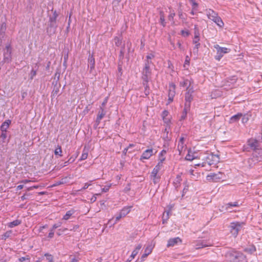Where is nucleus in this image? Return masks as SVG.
Segmentation results:
<instances>
[{
	"instance_id": "obj_1",
	"label": "nucleus",
	"mask_w": 262,
	"mask_h": 262,
	"mask_svg": "<svg viewBox=\"0 0 262 262\" xmlns=\"http://www.w3.org/2000/svg\"><path fill=\"white\" fill-rule=\"evenodd\" d=\"M225 256L228 262H247V257L244 253L232 249L228 251Z\"/></svg>"
},
{
	"instance_id": "obj_2",
	"label": "nucleus",
	"mask_w": 262,
	"mask_h": 262,
	"mask_svg": "<svg viewBox=\"0 0 262 262\" xmlns=\"http://www.w3.org/2000/svg\"><path fill=\"white\" fill-rule=\"evenodd\" d=\"M261 161H262V151H256L253 152L250 157L244 161V164L245 167L251 169Z\"/></svg>"
},
{
	"instance_id": "obj_3",
	"label": "nucleus",
	"mask_w": 262,
	"mask_h": 262,
	"mask_svg": "<svg viewBox=\"0 0 262 262\" xmlns=\"http://www.w3.org/2000/svg\"><path fill=\"white\" fill-rule=\"evenodd\" d=\"M243 150L246 151L253 150V152L262 151V141L254 138L249 139L243 146Z\"/></svg>"
},
{
	"instance_id": "obj_4",
	"label": "nucleus",
	"mask_w": 262,
	"mask_h": 262,
	"mask_svg": "<svg viewBox=\"0 0 262 262\" xmlns=\"http://www.w3.org/2000/svg\"><path fill=\"white\" fill-rule=\"evenodd\" d=\"M208 18L215 23L217 26L223 28L224 26V23L221 18L218 15L217 13L211 9L205 10Z\"/></svg>"
},
{
	"instance_id": "obj_5",
	"label": "nucleus",
	"mask_w": 262,
	"mask_h": 262,
	"mask_svg": "<svg viewBox=\"0 0 262 262\" xmlns=\"http://www.w3.org/2000/svg\"><path fill=\"white\" fill-rule=\"evenodd\" d=\"M245 224L244 222H234L231 223L230 228L232 234L234 236H236Z\"/></svg>"
},
{
	"instance_id": "obj_6",
	"label": "nucleus",
	"mask_w": 262,
	"mask_h": 262,
	"mask_svg": "<svg viewBox=\"0 0 262 262\" xmlns=\"http://www.w3.org/2000/svg\"><path fill=\"white\" fill-rule=\"evenodd\" d=\"M224 174L221 172L217 173H210L207 176L206 179L210 182H217L223 179Z\"/></svg>"
},
{
	"instance_id": "obj_7",
	"label": "nucleus",
	"mask_w": 262,
	"mask_h": 262,
	"mask_svg": "<svg viewBox=\"0 0 262 262\" xmlns=\"http://www.w3.org/2000/svg\"><path fill=\"white\" fill-rule=\"evenodd\" d=\"M206 160L209 165L216 164L219 162L220 158L217 155L211 152L206 158Z\"/></svg>"
},
{
	"instance_id": "obj_8",
	"label": "nucleus",
	"mask_w": 262,
	"mask_h": 262,
	"mask_svg": "<svg viewBox=\"0 0 262 262\" xmlns=\"http://www.w3.org/2000/svg\"><path fill=\"white\" fill-rule=\"evenodd\" d=\"M187 92L185 94V103L187 106H190L191 102L193 100L192 93H193V88H187L186 89Z\"/></svg>"
},
{
	"instance_id": "obj_9",
	"label": "nucleus",
	"mask_w": 262,
	"mask_h": 262,
	"mask_svg": "<svg viewBox=\"0 0 262 262\" xmlns=\"http://www.w3.org/2000/svg\"><path fill=\"white\" fill-rule=\"evenodd\" d=\"M106 112L105 111L104 108L102 107H100V108L98 111V114L97 116V118L95 121V127L96 128L98 125L100 123L102 119L106 115Z\"/></svg>"
},
{
	"instance_id": "obj_10",
	"label": "nucleus",
	"mask_w": 262,
	"mask_h": 262,
	"mask_svg": "<svg viewBox=\"0 0 262 262\" xmlns=\"http://www.w3.org/2000/svg\"><path fill=\"white\" fill-rule=\"evenodd\" d=\"M239 206L238 202H230L227 204H225V205L222 207V209H220L221 211H223L224 210H226L231 212L232 210H231L232 207H236Z\"/></svg>"
},
{
	"instance_id": "obj_11",
	"label": "nucleus",
	"mask_w": 262,
	"mask_h": 262,
	"mask_svg": "<svg viewBox=\"0 0 262 262\" xmlns=\"http://www.w3.org/2000/svg\"><path fill=\"white\" fill-rule=\"evenodd\" d=\"M153 155H154V152L152 148L146 149L142 154L140 160L144 162V160L149 159Z\"/></svg>"
},
{
	"instance_id": "obj_12",
	"label": "nucleus",
	"mask_w": 262,
	"mask_h": 262,
	"mask_svg": "<svg viewBox=\"0 0 262 262\" xmlns=\"http://www.w3.org/2000/svg\"><path fill=\"white\" fill-rule=\"evenodd\" d=\"M89 58L88 59L89 66H90V72L92 73L93 71L95 69V60L94 57V53L91 54L89 51Z\"/></svg>"
},
{
	"instance_id": "obj_13",
	"label": "nucleus",
	"mask_w": 262,
	"mask_h": 262,
	"mask_svg": "<svg viewBox=\"0 0 262 262\" xmlns=\"http://www.w3.org/2000/svg\"><path fill=\"white\" fill-rule=\"evenodd\" d=\"M185 137L181 136L179 139L178 144V150L179 151V154L181 155L182 151L185 149L186 145L184 143Z\"/></svg>"
},
{
	"instance_id": "obj_14",
	"label": "nucleus",
	"mask_w": 262,
	"mask_h": 262,
	"mask_svg": "<svg viewBox=\"0 0 262 262\" xmlns=\"http://www.w3.org/2000/svg\"><path fill=\"white\" fill-rule=\"evenodd\" d=\"M142 79L143 81L149 82L151 78V71L143 70L142 72Z\"/></svg>"
},
{
	"instance_id": "obj_15",
	"label": "nucleus",
	"mask_w": 262,
	"mask_h": 262,
	"mask_svg": "<svg viewBox=\"0 0 262 262\" xmlns=\"http://www.w3.org/2000/svg\"><path fill=\"white\" fill-rule=\"evenodd\" d=\"M76 210L73 208L69 210L66 212L65 215H63V217L62 218V220L67 221L70 219L71 218L74 217L73 215L74 214Z\"/></svg>"
},
{
	"instance_id": "obj_16",
	"label": "nucleus",
	"mask_w": 262,
	"mask_h": 262,
	"mask_svg": "<svg viewBox=\"0 0 262 262\" xmlns=\"http://www.w3.org/2000/svg\"><path fill=\"white\" fill-rule=\"evenodd\" d=\"M181 239L179 237H174V238H170L168 241L167 247H173L176 244H177L179 242H181Z\"/></svg>"
},
{
	"instance_id": "obj_17",
	"label": "nucleus",
	"mask_w": 262,
	"mask_h": 262,
	"mask_svg": "<svg viewBox=\"0 0 262 262\" xmlns=\"http://www.w3.org/2000/svg\"><path fill=\"white\" fill-rule=\"evenodd\" d=\"M158 172H155L154 171H152L150 175L151 179L152 180L154 184H158L161 179V177L160 175L158 174Z\"/></svg>"
},
{
	"instance_id": "obj_18",
	"label": "nucleus",
	"mask_w": 262,
	"mask_h": 262,
	"mask_svg": "<svg viewBox=\"0 0 262 262\" xmlns=\"http://www.w3.org/2000/svg\"><path fill=\"white\" fill-rule=\"evenodd\" d=\"M211 246V244L210 243H208L206 241H200L197 243L196 245V249H201Z\"/></svg>"
},
{
	"instance_id": "obj_19",
	"label": "nucleus",
	"mask_w": 262,
	"mask_h": 262,
	"mask_svg": "<svg viewBox=\"0 0 262 262\" xmlns=\"http://www.w3.org/2000/svg\"><path fill=\"white\" fill-rule=\"evenodd\" d=\"M11 123V121L10 120H7L4 121L1 126V130L2 132H6L7 129L9 128L10 124Z\"/></svg>"
},
{
	"instance_id": "obj_20",
	"label": "nucleus",
	"mask_w": 262,
	"mask_h": 262,
	"mask_svg": "<svg viewBox=\"0 0 262 262\" xmlns=\"http://www.w3.org/2000/svg\"><path fill=\"white\" fill-rule=\"evenodd\" d=\"M53 83L54 84V86L52 93V95L54 96H55L58 94L59 91V88L60 87V84L57 80L53 82Z\"/></svg>"
},
{
	"instance_id": "obj_21",
	"label": "nucleus",
	"mask_w": 262,
	"mask_h": 262,
	"mask_svg": "<svg viewBox=\"0 0 262 262\" xmlns=\"http://www.w3.org/2000/svg\"><path fill=\"white\" fill-rule=\"evenodd\" d=\"M11 60V50H6L4 53V61L9 63Z\"/></svg>"
},
{
	"instance_id": "obj_22",
	"label": "nucleus",
	"mask_w": 262,
	"mask_h": 262,
	"mask_svg": "<svg viewBox=\"0 0 262 262\" xmlns=\"http://www.w3.org/2000/svg\"><path fill=\"white\" fill-rule=\"evenodd\" d=\"M168 97H173L175 95L176 85L173 83H169Z\"/></svg>"
},
{
	"instance_id": "obj_23",
	"label": "nucleus",
	"mask_w": 262,
	"mask_h": 262,
	"mask_svg": "<svg viewBox=\"0 0 262 262\" xmlns=\"http://www.w3.org/2000/svg\"><path fill=\"white\" fill-rule=\"evenodd\" d=\"M243 116V114L242 113H238L233 116H232L230 118L229 123H233L237 122L239 121V120L242 118Z\"/></svg>"
},
{
	"instance_id": "obj_24",
	"label": "nucleus",
	"mask_w": 262,
	"mask_h": 262,
	"mask_svg": "<svg viewBox=\"0 0 262 262\" xmlns=\"http://www.w3.org/2000/svg\"><path fill=\"white\" fill-rule=\"evenodd\" d=\"M58 15L56 11H55L53 12V15L50 18V25L52 27H54L56 25V19L58 17Z\"/></svg>"
},
{
	"instance_id": "obj_25",
	"label": "nucleus",
	"mask_w": 262,
	"mask_h": 262,
	"mask_svg": "<svg viewBox=\"0 0 262 262\" xmlns=\"http://www.w3.org/2000/svg\"><path fill=\"white\" fill-rule=\"evenodd\" d=\"M131 207H124L120 211L119 213L124 217L130 211Z\"/></svg>"
},
{
	"instance_id": "obj_26",
	"label": "nucleus",
	"mask_w": 262,
	"mask_h": 262,
	"mask_svg": "<svg viewBox=\"0 0 262 262\" xmlns=\"http://www.w3.org/2000/svg\"><path fill=\"white\" fill-rule=\"evenodd\" d=\"M228 52L227 50H217V54L215 56V59L220 60L223 56L224 54Z\"/></svg>"
},
{
	"instance_id": "obj_27",
	"label": "nucleus",
	"mask_w": 262,
	"mask_h": 262,
	"mask_svg": "<svg viewBox=\"0 0 262 262\" xmlns=\"http://www.w3.org/2000/svg\"><path fill=\"white\" fill-rule=\"evenodd\" d=\"M142 245L139 244L135 248V249L132 252V253L130 255V257L132 258H134V257L137 255L139 250L142 248Z\"/></svg>"
},
{
	"instance_id": "obj_28",
	"label": "nucleus",
	"mask_w": 262,
	"mask_h": 262,
	"mask_svg": "<svg viewBox=\"0 0 262 262\" xmlns=\"http://www.w3.org/2000/svg\"><path fill=\"white\" fill-rule=\"evenodd\" d=\"M21 221L19 220H16L11 222L8 224V226L9 228H13L15 226H17L21 224Z\"/></svg>"
},
{
	"instance_id": "obj_29",
	"label": "nucleus",
	"mask_w": 262,
	"mask_h": 262,
	"mask_svg": "<svg viewBox=\"0 0 262 262\" xmlns=\"http://www.w3.org/2000/svg\"><path fill=\"white\" fill-rule=\"evenodd\" d=\"M180 85L183 87H187L189 88H190L191 85V81L190 80H188V79H184L183 82H180Z\"/></svg>"
},
{
	"instance_id": "obj_30",
	"label": "nucleus",
	"mask_w": 262,
	"mask_h": 262,
	"mask_svg": "<svg viewBox=\"0 0 262 262\" xmlns=\"http://www.w3.org/2000/svg\"><path fill=\"white\" fill-rule=\"evenodd\" d=\"M143 85L144 86V94L146 96H147L149 94V86L148 85V82H145L143 81Z\"/></svg>"
},
{
	"instance_id": "obj_31",
	"label": "nucleus",
	"mask_w": 262,
	"mask_h": 262,
	"mask_svg": "<svg viewBox=\"0 0 262 262\" xmlns=\"http://www.w3.org/2000/svg\"><path fill=\"white\" fill-rule=\"evenodd\" d=\"M182 181L181 177L180 176L178 175L176 179H174V181L173 182V184L174 187L177 188H178L180 185L181 181Z\"/></svg>"
},
{
	"instance_id": "obj_32",
	"label": "nucleus",
	"mask_w": 262,
	"mask_h": 262,
	"mask_svg": "<svg viewBox=\"0 0 262 262\" xmlns=\"http://www.w3.org/2000/svg\"><path fill=\"white\" fill-rule=\"evenodd\" d=\"M160 22L161 25H162L163 27H165L166 25V23L165 21V18H164V12L162 11H161L160 13Z\"/></svg>"
},
{
	"instance_id": "obj_33",
	"label": "nucleus",
	"mask_w": 262,
	"mask_h": 262,
	"mask_svg": "<svg viewBox=\"0 0 262 262\" xmlns=\"http://www.w3.org/2000/svg\"><path fill=\"white\" fill-rule=\"evenodd\" d=\"M196 158V157L194 156L193 154H191L190 151H188V153L187 154L185 157V159L188 161H192L193 159Z\"/></svg>"
},
{
	"instance_id": "obj_34",
	"label": "nucleus",
	"mask_w": 262,
	"mask_h": 262,
	"mask_svg": "<svg viewBox=\"0 0 262 262\" xmlns=\"http://www.w3.org/2000/svg\"><path fill=\"white\" fill-rule=\"evenodd\" d=\"M62 149L60 145H58L57 147L55 149L54 151V154L56 156L59 155V156H62Z\"/></svg>"
},
{
	"instance_id": "obj_35",
	"label": "nucleus",
	"mask_w": 262,
	"mask_h": 262,
	"mask_svg": "<svg viewBox=\"0 0 262 262\" xmlns=\"http://www.w3.org/2000/svg\"><path fill=\"white\" fill-rule=\"evenodd\" d=\"M30 256L29 255H26L25 257H21L18 258V261L19 262H30Z\"/></svg>"
},
{
	"instance_id": "obj_36",
	"label": "nucleus",
	"mask_w": 262,
	"mask_h": 262,
	"mask_svg": "<svg viewBox=\"0 0 262 262\" xmlns=\"http://www.w3.org/2000/svg\"><path fill=\"white\" fill-rule=\"evenodd\" d=\"M11 231H8L2 235V239L5 241L7 238L10 236Z\"/></svg>"
},
{
	"instance_id": "obj_37",
	"label": "nucleus",
	"mask_w": 262,
	"mask_h": 262,
	"mask_svg": "<svg viewBox=\"0 0 262 262\" xmlns=\"http://www.w3.org/2000/svg\"><path fill=\"white\" fill-rule=\"evenodd\" d=\"M194 37L200 38L199 29L196 25L194 26Z\"/></svg>"
},
{
	"instance_id": "obj_38",
	"label": "nucleus",
	"mask_w": 262,
	"mask_h": 262,
	"mask_svg": "<svg viewBox=\"0 0 262 262\" xmlns=\"http://www.w3.org/2000/svg\"><path fill=\"white\" fill-rule=\"evenodd\" d=\"M7 138V134L6 132H2V134L0 136V142L4 143L5 142V140Z\"/></svg>"
},
{
	"instance_id": "obj_39",
	"label": "nucleus",
	"mask_w": 262,
	"mask_h": 262,
	"mask_svg": "<svg viewBox=\"0 0 262 262\" xmlns=\"http://www.w3.org/2000/svg\"><path fill=\"white\" fill-rule=\"evenodd\" d=\"M199 40H200V38L193 37V42L195 45V48L196 49H198L199 48H200V43L199 42Z\"/></svg>"
},
{
	"instance_id": "obj_40",
	"label": "nucleus",
	"mask_w": 262,
	"mask_h": 262,
	"mask_svg": "<svg viewBox=\"0 0 262 262\" xmlns=\"http://www.w3.org/2000/svg\"><path fill=\"white\" fill-rule=\"evenodd\" d=\"M153 247L151 245H148L146 247V248L145 249L144 253L147 254L149 255L152 252Z\"/></svg>"
},
{
	"instance_id": "obj_41",
	"label": "nucleus",
	"mask_w": 262,
	"mask_h": 262,
	"mask_svg": "<svg viewBox=\"0 0 262 262\" xmlns=\"http://www.w3.org/2000/svg\"><path fill=\"white\" fill-rule=\"evenodd\" d=\"M45 256H46L47 260H48L49 262H54L53 256L51 254L46 253Z\"/></svg>"
},
{
	"instance_id": "obj_42",
	"label": "nucleus",
	"mask_w": 262,
	"mask_h": 262,
	"mask_svg": "<svg viewBox=\"0 0 262 262\" xmlns=\"http://www.w3.org/2000/svg\"><path fill=\"white\" fill-rule=\"evenodd\" d=\"M93 181H90L89 182L85 183L83 187L80 190H83L87 189L90 186L92 185Z\"/></svg>"
},
{
	"instance_id": "obj_43",
	"label": "nucleus",
	"mask_w": 262,
	"mask_h": 262,
	"mask_svg": "<svg viewBox=\"0 0 262 262\" xmlns=\"http://www.w3.org/2000/svg\"><path fill=\"white\" fill-rule=\"evenodd\" d=\"M181 34L184 37H187L189 35L190 33L188 30H184L181 31Z\"/></svg>"
},
{
	"instance_id": "obj_44",
	"label": "nucleus",
	"mask_w": 262,
	"mask_h": 262,
	"mask_svg": "<svg viewBox=\"0 0 262 262\" xmlns=\"http://www.w3.org/2000/svg\"><path fill=\"white\" fill-rule=\"evenodd\" d=\"M247 251L249 252L250 253H253L256 251V248L254 246H252L249 248H247L246 249Z\"/></svg>"
},
{
	"instance_id": "obj_45",
	"label": "nucleus",
	"mask_w": 262,
	"mask_h": 262,
	"mask_svg": "<svg viewBox=\"0 0 262 262\" xmlns=\"http://www.w3.org/2000/svg\"><path fill=\"white\" fill-rule=\"evenodd\" d=\"M242 117V121L243 123H247L249 119V117L247 115H243V116Z\"/></svg>"
},
{
	"instance_id": "obj_46",
	"label": "nucleus",
	"mask_w": 262,
	"mask_h": 262,
	"mask_svg": "<svg viewBox=\"0 0 262 262\" xmlns=\"http://www.w3.org/2000/svg\"><path fill=\"white\" fill-rule=\"evenodd\" d=\"M190 3L192 4V9L193 10H196V8L198 6V4L197 3L195 2L194 0H190Z\"/></svg>"
},
{
	"instance_id": "obj_47",
	"label": "nucleus",
	"mask_w": 262,
	"mask_h": 262,
	"mask_svg": "<svg viewBox=\"0 0 262 262\" xmlns=\"http://www.w3.org/2000/svg\"><path fill=\"white\" fill-rule=\"evenodd\" d=\"M122 217H123L119 213L117 214L115 219V222L114 224H116Z\"/></svg>"
},
{
	"instance_id": "obj_48",
	"label": "nucleus",
	"mask_w": 262,
	"mask_h": 262,
	"mask_svg": "<svg viewBox=\"0 0 262 262\" xmlns=\"http://www.w3.org/2000/svg\"><path fill=\"white\" fill-rule=\"evenodd\" d=\"M114 41L117 47H119L121 43V41L117 37L114 38Z\"/></svg>"
},
{
	"instance_id": "obj_49",
	"label": "nucleus",
	"mask_w": 262,
	"mask_h": 262,
	"mask_svg": "<svg viewBox=\"0 0 262 262\" xmlns=\"http://www.w3.org/2000/svg\"><path fill=\"white\" fill-rule=\"evenodd\" d=\"M165 158H162L160 159V160H159V162L157 164V166L161 168V167L163 166V163L165 161Z\"/></svg>"
},
{
	"instance_id": "obj_50",
	"label": "nucleus",
	"mask_w": 262,
	"mask_h": 262,
	"mask_svg": "<svg viewBox=\"0 0 262 262\" xmlns=\"http://www.w3.org/2000/svg\"><path fill=\"white\" fill-rule=\"evenodd\" d=\"M118 74H117L118 77H121L122 74V66L121 65H118Z\"/></svg>"
},
{
	"instance_id": "obj_51",
	"label": "nucleus",
	"mask_w": 262,
	"mask_h": 262,
	"mask_svg": "<svg viewBox=\"0 0 262 262\" xmlns=\"http://www.w3.org/2000/svg\"><path fill=\"white\" fill-rule=\"evenodd\" d=\"M88 152H83L79 159L80 161H82V160H85L86 159H87L88 158Z\"/></svg>"
},
{
	"instance_id": "obj_52",
	"label": "nucleus",
	"mask_w": 262,
	"mask_h": 262,
	"mask_svg": "<svg viewBox=\"0 0 262 262\" xmlns=\"http://www.w3.org/2000/svg\"><path fill=\"white\" fill-rule=\"evenodd\" d=\"M169 219V212H166V217L165 219V213L163 214V224H165Z\"/></svg>"
},
{
	"instance_id": "obj_53",
	"label": "nucleus",
	"mask_w": 262,
	"mask_h": 262,
	"mask_svg": "<svg viewBox=\"0 0 262 262\" xmlns=\"http://www.w3.org/2000/svg\"><path fill=\"white\" fill-rule=\"evenodd\" d=\"M36 71L34 70L33 69L32 70L30 74V78L31 79H33V78L36 76Z\"/></svg>"
},
{
	"instance_id": "obj_54",
	"label": "nucleus",
	"mask_w": 262,
	"mask_h": 262,
	"mask_svg": "<svg viewBox=\"0 0 262 262\" xmlns=\"http://www.w3.org/2000/svg\"><path fill=\"white\" fill-rule=\"evenodd\" d=\"M166 151L165 150H162L159 155V160H160V159L162 158H165L164 155L166 154Z\"/></svg>"
},
{
	"instance_id": "obj_55",
	"label": "nucleus",
	"mask_w": 262,
	"mask_h": 262,
	"mask_svg": "<svg viewBox=\"0 0 262 262\" xmlns=\"http://www.w3.org/2000/svg\"><path fill=\"white\" fill-rule=\"evenodd\" d=\"M189 61H190V58L189 57H188V56H186V58H185V62H184V67L185 68H186V66H189Z\"/></svg>"
},
{
	"instance_id": "obj_56",
	"label": "nucleus",
	"mask_w": 262,
	"mask_h": 262,
	"mask_svg": "<svg viewBox=\"0 0 262 262\" xmlns=\"http://www.w3.org/2000/svg\"><path fill=\"white\" fill-rule=\"evenodd\" d=\"M163 120L164 122L166 124V125H169L170 123V119L169 118L166 117L165 118H163Z\"/></svg>"
},
{
	"instance_id": "obj_57",
	"label": "nucleus",
	"mask_w": 262,
	"mask_h": 262,
	"mask_svg": "<svg viewBox=\"0 0 262 262\" xmlns=\"http://www.w3.org/2000/svg\"><path fill=\"white\" fill-rule=\"evenodd\" d=\"M74 161V159H73L72 160H68L67 161L64 162V164L63 165H61V167H63L67 165H68L70 163H72Z\"/></svg>"
},
{
	"instance_id": "obj_58",
	"label": "nucleus",
	"mask_w": 262,
	"mask_h": 262,
	"mask_svg": "<svg viewBox=\"0 0 262 262\" xmlns=\"http://www.w3.org/2000/svg\"><path fill=\"white\" fill-rule=\"evenodd\" d=\"M174 16H175V13L173 11H170V14L168 15L169 20H172Z\"/></svg>"
},
{
	"instance_id": "obj_59",
	"label": "nucleus",
	"mask_w": 262,
	"mask_h": 262,
	"mask_svg": "<svg viewBox=\"0 0 262 262\" xmlns=\"http://www.w3.org/2000/svg\"><path fill=\"white\" fill-rule=\"evenodd\" d=\"M62 223L61 222H58V223L55 224L53 225L52 229L54 230L55 229L60 227L61 226Z\"/></svg>"
},
{
	"instance_id": "obj_60",
	"label": "nucleus",
	"mask_w": 262,
	"mask_h": 262,
	"mask_svg": "<svg viewBox=\"0 0 262 262\" xmlns=\"http://www.w3.org/2000/svg\"><path fill=\"white\" fill-rule=\"evenodd\" d=\"M170 130V125H166V127L164 129V133H166V138H167V135L169 132Z\"/></svg>"
},
{
	"instance_id": "obj_61",
	"label": "nucleus",
	"mask_w": 262,
	"mask_h": 262,
	"mask_svg": "<svg viewBox=\"0 0 262 262\" xmlns=\"http://www.w3.org/2000/svg\"><path fill=\"white\" fill-rule=\"evenodd\" d=\"M70 262H79V258L76 257H70Z\"/></svg>"
},
{
	"instance_id": "obj_62",
	"label": "nucleus",
	"mask_w": 262,
	"mask_h": 262,
	"mask_svg": "<svg viewBox=\"0 0 262 262\" xmlns=\"http://www.w3.org/2000/svg\"><path fill=\"white\" fill-rule=\"evenodd\" d=\"M54 231L53 229H51L49 233L48 237L50 238H53L54 236Z\"/></svg>"
},
{
	"instance_id": "obj_63",
	"label": "nucleus",
	"mask_w": 262,
	"mask_h": 262,
	"mask_svg": "<svg viewBox=\"0 0 262 262\" xmlns=\"http://www.w3.org/2000/svg\"><path fill=\"white\" fill-rule=\"evenodd\" d=\"M168 114H169V113L167 111H166V110L163 111L162 113V118L167 117L168 115Z\"/></svg>"
},
{
	"instance_id": "obj_64",
	"label": "nucleus",
	"mask_w": 262,
	"mask_h": 262,
	"mask_svg": "<svg viewBox=\"0 0 262 262\" xmlns=\"http://www.w3.org/2000/svg\"><path fill=\"white\" fill-rule=\"evenodd\" d=\"M190 106H187L186 104H185V106L183 111V113H186V114H187L188 111L189 110Z\"/></svg>"
}]
</instances>
